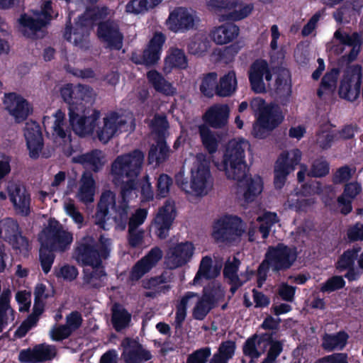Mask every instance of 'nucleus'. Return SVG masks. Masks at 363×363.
Returning a JSON list of instances; mask_svg holds the SVG:
<instances>
[{
  "instance_id": "f257e3e1",
  "label": "nucleus",
  "mask_w": 363,
  "mask_h": 363,
  "mask_svg": "<svg viewBox=\"0 0 363 363\" xmlns=\"http://www.w3.org/2000/svg\"><path fill=\"white\" fill-rule=\"evenodd\" d=\"M334 38L339 41L340 44L350 46L352 48L349 53L341 56L338 59V67H333L328 69L323 75L319 88L317 90V96L320 99L324 94H331L335 91L337 87L340 69L343 68L344 66H347L351 64L357 59L362 44V37L357 32H354L350 35L338 29L335 32Z\"/></svg>"
},
{
  "instance_id": "f03ea898",
  "label": "nucleus",
  "mask_w": 363,
  "mask_h": 363,
  "mask_svg": "<svg viewBox=\"0 0 363 363\" xmlns=\"http://www.w3.org/2000/svg\"><path fill=\"white\" fill-rule=\"evenodd\" d=\"M128 180L124 182L123 179L118 182L116 185L121 184V195L123 205L118 206L116 203V195L111 191H106L102 193L99 202L97 205V210L95 214V223L99 228L107 230L106 228V220L109 218V208H111L115 211H118L121 219L125 220L127 218V205L128 198L133 191L137 190L138 182L137 177H126Z\"/></svg>"
},
{
  "instance_id": "7ed1b4c3",
  "label": "nucleus",
  "mask_w": 363,
  "mask_h": 363,
  "mask_svg": "<svg viewBox=\"0 0 363 363\" xmlns=\"http://www.w3.org/2000/svg\"><path fill=\"white\" fill-rule=\"evenodd\" d=\"M242 143V141L230 140L225 147L221 162L216 164L219 170L225 172L228 179L237 182H242L249 172Z\"/></svg>"
},
{
  "instance_id": "20e7f679",
  "label": "nucleus",
  "mask_w": 363,
  "mask_h": 363,
  "mask_svg": "<svg viewBox=\"0 0 363 363\" xmlns=\"http://www.w3.org/2000/svg\"><path fill=\"white\" fill-rule=\"evenodd\" d=\"M210 178V162L205 156H201L197 157V162L191 170V181L189 182L184 172H179L175 175V182L186 193L201 196L206 193Z\"/></svg>"
},
{
  "instance_id": "39448f33",
  "label": "nucleus",
  "mask_w": 363,
  "mask_h": 363,
  "mask_svg": "<svg viewBox=\"0 0 363 363\" xmlns=\"http://www.w3.org/2000/svg\"><path fill=\"white\" fill-rule=\"evenodd\" d=\"M101 237L97 242L92 236H84L78 242L74 250V258L82 267L100 264L106 259L110 254V249L107 245L108 241Z\"/></svg>"
},
{
  "instance_id": "423d86ee",
  "label": "nucleus",
  "mask_w": 363,
  "mask_h": 363,
  "mask_svg": "<svg viewBox=\"0 0 363 363\" xmlns=\"http://www.w3.org/2000/svg\"><path fill=\"white\" fill-rule=\"evenodd\" d=\"M144 158L143 152L139 149L118 156L111 168L114 184L121 182L125 177H138L142 170Z\"/></svg>"
},
{
  "instance_id": "0eeeda50",
  "label": "nucleus",
  "mask_w": 363,
  "mask_h": 363,
  "mask_svg": "<svg viewBox=\"0 0 363 363\" xmlns=\"http://www.w3.org/2000/svg\"><path fill=\"white\" fill-rule=\"evenodd\" d=\"M245 232V225L238 216L226 215L214 221L211 237L216 243L231 244Z\"/></svg>"
},
{
  "instance_id": "6e6552de",
  "label": "nucleus",
  "mask_w": 363,
  "mask_h": 363,
  "mask_svg": "<svg viewBox=\"0 0 363 363\" xmlns=\"http://www.w3.org/2000/svg\"><path fill=\"white\" fill-rule=\"evenodd\" d=\"M342 78L340 80L338 94L340 98L354 101L362 94V72L360 65L345 66Z\"/></svg>"
},
{
  "instance_id": "1a4fd4ad",
  "label": "nucleus",
  "mask_w": 363,
  "mask_h": 363,
  "mask_svg": "<svg viewBox=\"0 0 363 363\" xmlns=\"http://www.w3.org/2000/svg\"><path fill=\"white\" fill-rule=\"evenodd\" d=\"M43 233L44 236L40 238V244L56 252H65L73 241L72 233L65 230L57 220L50 222Z\"/></svg>"
},
{
  "instance_id": "9d476101",
  "label": "nucleus",
  "mask_w": 363,
  "mask_h": 363,
  "mask_svg": "<svg viewBox=\"0 0 363 363\" xmlns=\"http://www.w3.org/2000/svg\"><path fill=\"white\" fill-rule=\"evenodd\" d=\"M266 257L271 263L274 272L290 269L297 259L298 252L295 247H291L282 242L268 247Z\"/></svg>"
},
{
  "instance_id": "9b49d317",
  "label": "nucleus",
  "mask_w": 363,
  "mask_h": 363,
  "mask_svg": "<svg viewBox=\"0 0 363 363\" xmlns=\"http://www.w3.org/2000/svg\"><path fill=\"white\" fill-rule=\"evenodd\" d=\"M92 89L89 85L71 83L64 84L60 89L63 101L68 105V112L71 110L83 111L85 109L84 101L89 102L91 98Z\"/></svg>"
},
{
  "instance_id": "f8f14e48",
  "label": "nucleus",
  "mask_w": 363,
  "mask_h": 363,
  "mask_svg": "<svg viewBox=\"0 0 363 363\" xmlns=\"http://www.w3.org/2000/svg\"><path fill=\"white\" fill-rule=\"evenodd\" d=\"M97 37L110 50L119 51L123 45L124 35L117 23L111 19L100 21L97 25Z\"/></svg>"
},
{
  "instance_id": "ddd939ff",
  "label": "nucleus",
  "mask_w": 363,
  "mask_h": 363,
  "mask_svg": "<svg viewBox=\"0 0 363 363\" xmlns=\"http://www.w3.org/2000/svg\"><path fill=\"white\" fill-rule=\"evenodd\" d=\"M52 19L50 11L41 10L40 17L34 18L26 13L21 16L18 19L20 25L23 27L21 33L27 38L32 40L43 38L45 35V28Z\"/></svg>"
},
{
  "instance_id": "4468645a",
  "label": "nucleus",
  "mask_w": 363,
  "mask_h": 363,
  "mask_svg": "<svg viewBox=\"0 0 363 363\" xmlns=\"http://www.w3.org/2000/svg\"><path fill=\"white\" fill-rule=\"evenodd\" d=\"M213 6L219 11H224L221 14L223 21H238L247 17L252 11V4L242 6L240 0H212Z\"/></svg>"
},
{
  "instance_id": "2eb2a0df",
  "label": "nucleus",
  "mask_w": 363,
  "mask_h": 363,
  "mask_svg": "<svg viewBox=\"0 0 363 363\" xmlns=\"http://www.w3.org/2000/svg\"><path fill=\"white\" fill-rule=\"evenodd\" d=\"M85 109L83 111L68 112L69 123L73 131L80 137L90 135L97 125V121L100 117V112L94 110L90 116L84 115Z\"/></svg>"
},
{
  "instance_id": "dca6fc26",
  "label": "nucleus",
  "mask_w": 363,
  "mask_h": 363,
  "mask_svg": "<svg viewBox=\"0 0 363 363\" xmlns=\"http://www.w3.org/2000/svg\"><path fill=\"white\" fill-rule=\"evenodd\" d=\"M57 354L55 345L40 343L35 345L33 348L21 350L18 360L21 363H41L52 360Z\"/></svg>"
},
{
  "instance_id": "f3484780",
  "label": "nucleus",
  "mask_w": 363,
  "mask_h": 363,
  "mask_svg": "<svg viewBox=\"0 0 363 363\" xmlns=\"http://www.w3.org/2000/svg\"><path fill=\"white\" fill-rule=\"evenodd\" d=\"M166 24L173 33H185L194 28L195 18L187 8L177 6L170 11Z\"/></svg>"
},
{
  "instance_id": "a211bd4d",
  "label": "nucleus",
  "mask_w": 363,
  "mask_h": 363,
  "mask_svg": "<svg viewBox=\"0 0 363 363\" xmlns=\"http://www.w3.org/2000/svg\"><path fill=\"white\" fill-rule=\"evenodd\" d=\"M175 208L167 201L163 206L159 208L152 223V229L155 234L160 239H166L169 236L170 228L175 218Z\"/></svg>"
},
{
  "instance_id": "6ab92c4d",
  "label": "nucleus",
  "mask_w": 363,
  "mask_h": 363,
  "mask_svg": "<svg viewBox=\"0 0 363 363\" xmlns=\"http://www.w3.org/2000/svg\"><path fill=\"white\" fill-rule=\"evenodd\" d=\"M24 137L26 141L27 148L29 150V156L33 160H37L44 146V141L41 128L35 121H30L26 123L24 128Z\"/></svg>"
},
{
  "instance_id": "aec40b11",
  "label": "nucleus",
  "mask_w": 363,
  "mask_h": 363,
  "mask_svg": "<svg viewBox=\"0 0 363 363\" xmlns=\"http://www.w3.org/2000/svg\"><path fill=\"white\" fill-rule=\"evenodd\" d=\"M162 256L163 253L160 247H152L145 256L138 261L133 267L130 273V280L138 281L141 279L143 275L157 264Z\"/></svg>"
},
{
  "instance_id": "412c9836",
  "label": "nucleus",
  "mask_w": 363,
  "mask_h": 363,
  "mask_svg": "<svg viewBox=\"0 0 363 363\" xmlns=\"http://www.w3.org/2000/svg\"><path fill=\"white\" fill-rule=\"evenodd\" d=\"M230 116V108L227 104H216L210 106L203 115L204 124L214 129L227 126Z\"/></svg>"
},
{
  "instance_id": "4be33fe9",
  "label": "nucleus",
  "mask_w": 363,
  "mask_h": 363,
  "mask_svg": "<svg viewBox=\"0 0 363 363\" xmlns=\"http://www.w3.org/2000/svg\"><path fill=\"white\" fill-rule=\"evenodd\" d=\"M194 247L190 242H180L169 249L167 263L171 269H176L189 262L194 254Z\"/></svg>"
},
{
  "instance_id": "5701e85b",
  "label": "nucleus",
  "mask_w": 363,
  "mask_h": 363,
  "mask_svg": "<svg viewBox=\"0 0 363 363\" xmlns=\"http://www.w3.org/2000/svg\"><path fill=\"white\" fill-rule=\"evenodd\" d=\"M7 191L16 213L21 216H28L30 213V194L16 184H9Z\"/></svg>"
},
{
  "instance_id": "b1692460",
  "label": "nucleus",
  "mask_w": 363,
  "mask_h": 363,
  "mask_svg": "<svg viewBox=\"0 0 363 363\" xmlns=\"http://www.w3.org/2000/svg\"><path fill=\"white\" fill-rule=\"evenodd\" d=\"M4 102L6 109L17 123H21L28 118L30 113L28 103L16 93L5 94Z\"/></svg>"
},
{
  "instance_id": "393cba45",
  "label": "nucleus",
  "mask_w": 363,
  "mask_h": 363,
  "mask_svg": "<svg viewBox=\"0 0 363 363\" xmlns=\"http://www.w3.org/2000/svg\"><path fill=\"white\" fill-rule=\"evenodd\" d=\"M167 40L166 35L162 32H155L143 50V60L145 67H151L157 63L160 59L162 47Z\"/></svg>"
},
{
  "instance_id": "a878e982",
  "label": "nucleus",
  "mask_w": 363,
  "mask_h": 363,
  "mask_svg": "<svg viewBox=\"0 0 363 363\" xmlns=\"http://www.w3.org/2000/svg\"><path fill=\"white\" fill-rule=\"evenodd\" d=\"M269 67L268 62L264 59H257L250 65L248 77L251 89L255 93L266 92L263 77Z\"/></svg>"
},
{
  "instance_id": "bb28decb",
  "label": "nucleus",
  "mask_w": 363,
  "mask_h": 363,
  "mask_svg": "<svg viewBox=\"0 0 363 363\" xmlns=\"http://www.w3.org/2000/svg\"><path fill=\"white\" fill-rule=\"evenodd\" d=\"M88 267H90V268H84L82 270L83 284L94 289H99L104 286L108 275L103 262Z\"/></svg>"
},
{
  "instance_id": "cd10ccee",
  "label": "nucleus",
  "mask_w": 363,
  "mask_h": 363,
  "mask_svg": "<svg viewBox=\"0 0 363 363\" xmlns=\"http://www.w3.org/2000/svg\"><path fill=\"white\" fill-rule=\"evenodd\" d=\"M125 123V119L120 117L116 112H112L104 118V126L97 133L99 140L104 143H108L118 130L121 131V128Z\"/></svg>"
},
{
  "instance_id": "c85d7f7f",
  "label": "nucleus",
  "mask_w": 363,
  "mask_h": 363,
  "mask_svg": "<svg viewBox=\"0 0 363 363\" xmlns=\"http://www.w3.org/2000/svg\"><path fill=\"white\" fill-rule=\"evenodd\" d=\"M362 191V186L357 182L345 184L342 194L337 197V201L340 208V213L347 216L352 211V201Z\"/></svg>"
},
{
  "instance_id": "c756f323",
  "label": "nucleus",
  "mask_w": 363,
  "mask_h": 363,
  "mask_svg": "<svg viewBox=\"0 0 363 363\" xmlns=\"http://www.w3.org/2000/svg\"><path fill=\"white\" fill-rule=\"evenodd\" d=\"M104 156L101 150H91L84 154L79 155L73 158L75 163L79 164L85 169L94 172H99L104 165Z\"/></svg>"
},
{
  "instance_id": "7c9ffc66",
  "label": "nucleus",
  "mask_w": 363,
  "mask_h": 363,
  "mask_svg": "<svg viewBox=\"0 0 363 363\" xmlns=\"http://www.w3.org/2000/svg\"><path fill=\"white\" fill-rule=\"evenodd\" d=\"M240 28L233 23H225L215 27L210 33V37L217 45L232 42L239 34Z\"/></svg>"
},
{
  "instance_id": "2f4dec72",
  "label": "nucleus",
  "mask_w": 363,
  "mask_h": 363,
  "mask_svg": "<svg viewBox=\"0 0 363 363\" xmlns=\"http://www.w3.org/2000/svg\"><path fill=\"white\" fill-rule=\"evenodd\" d=\"M257 118L262 123L269 127V130H273L283 122L284 116L281 108L277 104L270 103Z\"/></svg>"
},
{
  "instance_id": "473e14b6",
  "label": "nucleus",
  "mask_w": 363,
  "mask_h": 363,
  "mask_svg": "<svg viewBox=\"0 0 363 363\" xmlns=\"http://www.w3.org/2000/svg\"><path fill=\"white\" fill-rule=\"evenodd\" d=\"M128 346L129 348L124 352L126 363H143L152 358L150 352L144 349L138 342L128 339Z\"/></svg>"
},
{
  "instance_id": "72a5a7b5",
  "label": "nucleus",
  "mask_w": 363,
  "mask_h": 363,
  "mask_svg": "<svg viewBox=\"0 0 363 363\" xmlns=\"http://www.w3.org/2000/svg\"><path fill=\"white\" fill-rule=\"evenodd\" d=\"M147 79L157 92L165 96H174L176 94V89L158 71L155 69L148 71Z\"/></svg>"
},
{
  "instance_id": "f704fd0d",
  "label": "nucleus",
  "mask_w": 363,
  "mask_h": 363,
  "mask_svg": "<svg viewBox=\"0 0 363 363\" xmlns=\"http://www.w3.org/2000/svg\"><path fill=\"white\" fill-rule=\"evenodd\" d=\"M95 193V181L91 172H86L82 177V184L78 191L79 199L84 203H89L94 201Z\"/></svg>"
},
{
  "instance_id": "c9c22d12",
  "label": "nucleus",
  "mask_w": 363,
  "mask_h": 363,
  "mask_svg": "<svg viewBox=\"0 0 363 363\" xmlns=\"http://www.w3.org/2000/svg\"><path fill=\"white\" fill-rule=\"evenodd\" d=\"M348 338V334L344 330L335 334H325L321 346L327 352H332L335 349L342 350L347 345Z\"/></svg>"
},
{
  "instance_id": "e433bc0d",
  "label": "nucleus",
  "mask_w": 363,
  "mask_h": 363,
  "mask_svg": "<svg viewBox=\"0 0 363 363\" xmlns=\"http://www.w3.org/2000/svg\"><path fill=\"white\" fill-rule=\"evenodd\" d=\"M244 182L245 185V190L243 194L244 199L247 203L252 202L262 191V179L259 176L254 178L248 177V172H247V177L242 179V182H238L243 183Z\"/></svg>"
},
{
  "instance_id": "4c0bfd02",
  "label": "nucleus",
  "mask_w": 363,
  "mask_h": 363,
  "mask_svg": "<svg viewBox=\"0 0 363 363\" xmlns=\"http://www.w3.org/2000/svg\"><path fill=\"white\" fill-rule=\"evenodd\" d=\"M236 88L235 72L233 70L229 71L220 78L216 86V95L221 97L230 96L235 91Z\"/></svg>"
},
{
  "instance_id": "58836bf2",
  "label": "nucleus",
  "mask_w": 363,
  "mask_h": 363,
  "mask_svg": "<svg viewBox=\"0 0 363 363\" xmlns=\"http://www.w3.org/2000/svg\"><path fill=\"white\" fill-rule=\"evenodd\" d=\"M361 250V247L357 245L345 250L335 264L337 270L342 272L349 267L355 266V261L358 259Z\"/></svg>"
},
{
  "instance_id": "ea45409f",
  "label": "nucleus",
  "mask_w": 363,
  "mask_h": 363,
  "mask_svg": "<svg viewBox=\"0 0 363 363\" xmlns=\"http://www.w3.org/2000/svg\"><path fill=\"white\" fill-rule=\"evenodd\" d=\"M15 311L10 306L9 294L5 292L0 296V333L8 326L9 318L14 320Z\"/></svg>"
},
{
  "instance_id": "a19ab883",
  "label": "nucleus",
  "mask_w": 363,
  "mask_h": 363,
  "mask_svg": "<svg viewBox=\"0 0 363 363\" xmlns=\"http://www.w3.org/2000/svg\"><path fill=\"white\" fill-rule=\"evenodd\" d=\"M199 133L202 145L209 154L216 152L218 147V141L209 127L205 124L199 125Z\"/></svg>"
},
{
  "instance_id": "79ce46f5",
  "label": "nucleus",
  "mask_w": 363,
  "mask_h": 363,
  "mask_svg": "<svg viewBox=\"0 0 363 363\" xmlns=\"http://www.w3.org/2000/svg\"><path fill=\"white\" fill-rule=\"evenodd\" d=\"M224 296L225 291L222 286L218 283H213L203 288L201 298L208 304L214 307L218 301L224 298Z\"/></svg>"
},
{
  "instance_id": "37998d69",
  "label": "nucleus",
  "mask_w": 363,
  "mask_h": 363,
  "mask_svg": "<svg viewBox=\"0 0 363 363\" xmlns=\"http://www.w3.org/2000/svg\"><path fill=\"white\" fill-rule=\"evenodd\" d=\"M196 296V294L192 291L186 292L176 305V315L174 320V326L176 329H180L186 317L187 305L189 301Z\"/></svg>"
},
{
  "instance_id": "c03bdc74",
  "label": "nucleus",
  "mask_w": 363,
  "mask_h": 363,
  "mask_svg": "<svg viewBox=\"0 0 363 363\" xmlns=\"http://www.w3.org/2000/svg\"><path fill=\"white\" fill-rule=\"evenodd\" d=\"M165 65L170 69L178 68L184 69L188 66V60L183 50L174 48L165 58Z\"/></svg>"
},
{
  "instance_id": "a18cd8bd",
  "label": "nucleus",
  "mask_w": 363,
  "mask_h": 363,
  "mask_svg": "<svg viewBox=\"0 0 363 363\" xmlns=\"http://www.w3.org/2000/svg\"><path fill=\"white\" fill-rule=\"evenodd\" d=\"M131 320V315L124 308L113 307L112 310L111 322L117 332L127 328Z\"/></svg>"
},
{
  "instance_id": "49530a36",
  "label": "nucleus",
  "mask_w": 363,
  "mask_h": 363,
  "mask_svg": "<svg viewBox=\"0 0 363 363\" xmlns=\"http://www.w3.org/2000/svg\"><path fill=\"white\" fill-rule=\"evenodd\" d=\"M290 75L288 70L282 69L277 75L274 89L279 96H289L291 94Z\"/></svg>"
},
{
  "instance_id": "de8ad7c7",
  "label": "nucleus",
  "mask_w": 363,
  "mask_h": 363,
  "mask_svg": "<svg viewBox=\"0 0 363 363\" xmlns=\"http://www.w3.org/2000/svg\"><path fill=\"white\" fill-rule=\"evenodd\" d=\"M211 42L206 35H195L188 44V50L192 55H201L210 48Z\"/></svg>"
},
{
  "instance_id": "09e8293b",
  "label": "nucleus",
  "mask_w": 363,
  "mask_h": 363,
  "mask_svg": "<svg viewBox=\"0 0 363 363\" xmlns=\"http://www.w3.org/2000/svg\"><path fill=\"white\" fill-rule=\"evenodd\" d=\"M217 77L216 72H209L204 76L200 85V91L203 95L211 98L216 94Z\"/></svg>"
},
{
  "instance_id": "8fccbe9b",
  "label": "nucleus",
  "mask_w": 363,
  "mask_h": 363,
  "mask_svg": "<svg viewBox=\"0 0 363 363\" xmlns=\"http://www.w3.org/2000/svg\"><path fill=\"white\" fill-rule=\"evenodd\" d=\"M330 172V164L323 157H320L315 159L308 172V176L315 178H321L327 176Z\"/></svg>"
},
{
  "instance_id": "3c124183",
  "label": "nucleus",
  "mask_w": 363,
  "mask_h": 363,
  "mask_svg": "<svg viewBox=\"0 0 363 363\" xmlns=\"http://www.w3.org/2000/svg\"><path fill=\"white\" fill-rule=\"evenodd\" d=\"M55 252L56 251L41 244L39 250V259L42 270L45 274H48L52 268L55 258Z\"/></svg>"
},
{
  "instance_id": "603ef678",
  "label": "nucleus",
  "mask_w": 363,
  "mask_h": 363,
  "mask_svg": "<svg viewBox=\"0 0 363 363\" xmlns=\"http://www.w3.org/2000/svg\"><path fill=\"white\" fill-rule=\"evenodd\" d=\"M0 225L2 232L4 233V238L6 242L14 238L18 233L22 231L18 221L13 218L7 217L3 219L0 222Z\"/></svg>"
},
{
  "instance_id": "864d4df0",
  "label": "nucleus",
  "mask_w": 363,
  "mask_h": 363,
  "mask_svg": "<svg viewBox=\"0 0 363 363\" xmlns=\"http://www.w3.org/2000/svg\"><path fill=\"white\" fill-rule=\"evenodd\" d=\"M167 277L164 273L143 281V287L146 289H156L158 292H166L170 289L169 285H162L167 282Z\"/></svg>"
},
{
  "instance_id": "5fc2aeb1",
  "label": "nucleus",
  "mask_w": 363,
  "mask_h": 363,
  "mask_svg": "<svg viewBox=\"0 0 363 363\" xmlns=\"http://www.w3.org/2000/svg\"><path fill=\"white\" fill-rule=\"evenodd\" d=\"M173 181L168 174L162 173L157 178L156 184V197L157 199L166 198L169 194Z\"/></svg>"
},
{
  "instance_id": "6e6d98bb",
  "label": "nucleus",
  "mask_w": 363,
  "mask_h": 363,
  "mask_svg": "<svg viewBox=\"0 0 363 363\" xmlns=\"http://www.w3.org/2000/svg\"><path fill=\"white\" fill-rule=\"evenodd\" d=\"M211 257L209 256L203 257L200 262L199 270L194 278V284H199L201 278H205L206 279L213 278V277L211 275Z\"/></svg>"
},
{
  "instance_id": "4d7b16f0",
  "label": "nucleus",
  "mask_w": 363,
  "mask_h": 363,
  "mask_svg": "<svg viewBox=\"0 0 363 363\" xmlns=\"http://www.w3.org/2000/svg\"><path fill=\"white\" fill-rule=\"evenodd\" d=\"M356 172V168H351L349 165L345 164L337 168L333 176V182L335 184H342L349 183L352 176Z\"/></svg>"
},
{
  "instance_id": "13d9d810",
  "label": "nucleus",
  "mask_w": 363,
  "mask_h": 363,
  "mask_svg": "<svg viewBox=\"0 0 363 363\" xmlns=\"http://www.w3.org/2000/svg\"><path fill=\"white\" fill-rule=\"evenodd\" d=\"M22 231L7 241L15 250H18L20 253L26 255L28 253L30 246L27 237L23 235Z\"/></svg>"
},
{
  "instance_id": "bf43d9fd",
  "label": "nucleus",
  "mask_w": 363,
  "mask_h": 363,
  "mask_svg": "<svg viewBox=\"0 0 363 363\" xmlns=\"http://www.w3.org/2000/svg\"><path fill=\"white\" fill-rule=\"evenodd\" d=\"M345 284L343 277L333 276L322 284L320 291L323 293H331L344 288Z\"/></svg>"
},
{
  "instance_id": "052dcab7",
  "label": "nucleus",
  "mask_w": 363,
  "mask_h": 363,
  "mask_svg": "<svg viewBox=\"0 0 363 363\" xmlns=\"http://www.w3.org/2000/svg\"><path fill=\"white\" fill-rule=\"evenodd\" d=\"M211 355L210 347H201L190 354L187 357L186 363H207Z\"/></svg>"
},
{
  "instance_id": "680f3d73",
  "label": "nucleus",
  "mask_w": 363,
  "mask_h": 363,
  "mask_svg": "<svg viewBox=\"0 0 363 363\" xmlns=\"http://www.w3.org/2000/svg\"><path fill=\"white\" fill-rule=\"evenodd\" d=\"M242 352L245 356L250 357L252 359H257L260 357L261 353L257 348V335L249 337L244 343L242 347ZM253 362L251 360L250 363Z\"/></svg>"
},
{
  "instance_id": "e2e57ef3",
  "label": "nucleus",
  "mask_w": 363,
  "mask_h": 363,
  "mask_svg": "<svg viewBox=\"0 0 363 363\" xmlns=\"http://www.w3.org/2000/svg\"><path fill=\"white\" fill-rule=\"evenodd\" d=\"M213 308V306L208 304L206 301H203V298H201L196 302L194 307L192 311L193 318L197 320H202Z\"/></svg>"
},
{
  "instance_id": "0e129e2a",
  "label": "nucleus",
  "mask_w": 363,
  "mask_h": 363,
  "mask_svg": "<svg viewBox=\"0 0 363 363\" xmlns=\"http://www.w3.org/2000/svg\"><path fill=\"white\" fill-rule=\"evenodd\" d=\"M294 168L289 163V155L288 152H282L277 160L274 165V172L289 174Z\"/></svg>"
},
{
  "instance_id": "69168bd1",
  "label": "nucleus",
  "mask_w": 363,
  "mask_h": 363,
  "mask_svg": "<svg viewBox=\"0 0 363 363\" xmlns=\"http://www.w3.org/2000/svg\"><path fill=\"white\" fill-rule=\"evenodd\" d=\"M282 351L283 344L279 340L273 342L272 345H269L267 357L261 363H274L277 358L280 355Z\"/></svg>"
},
{
  "instance_id": "338daca9",
  "label": "nucleus",
  "mask_w": 363,
  "mask_h": 363,
  "mask_svg": "<svg viewBox=\"0 0 363 363\" xmlns=\"http://www.w3.org/2000/svg\"><path fill=\"white\" fill-rule=\"evenodd\" d=\"M236 349L235 342L233 340L223 341L218 349V352L225 357L227 360H230L235 354Z\"/></svg>"
},
{
  "instance_id": "774afa93",
  "label": "nucleus",
  "mask_w": 363,
  "mask_h": 363,
  "mask_svg": "<svg viewBox=\"0 0 363 363\" xmlns=\"http://www.w3.org/2000/svg\"><path fill=\"white\" fill-rule=\"evenodd\" d=\"M347 236L350 242L363 240V223L357 222L350 227L347 231Z\"/></svg>"
}]
</instances>
